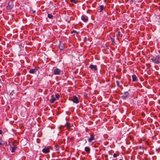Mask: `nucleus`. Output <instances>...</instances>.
<instances>
[{"label":"nucleus","instance_id":"obj_29","mask_svg":"<svg viewBox=\"0 0 160 160\" xmlns=\"http://www.w3.org/2000/svg\"><path fill=\"white\" fill-rule=\"evenodd\" d=\"M120 33V32H118V33Z\"/></svg>","mask_w":160,"mask_h":160},{"label":"nucleus","instance_id":"obj_23","mask_svg":"<svg viewBox=\"0 0 160 160\" xmlns=\"http://www.w3.org/2000/svg\"><path fill=\"white\" fill-rule=\"evenodd\" d=\"M3 144V143L2 142V139L0 138V145H2Z\"/></svg>","mask_w":160,"mask_h":160},{"label":"nucleus","instance_id":"obj_16","mask_svg":"<svg viewBox=\"0 0 160 160\" xmlns=\"http://www.w3.org/2000/svg\"><path fill=\"white\" fill-rule=\"evenodd\" d=\"M17 147L16 146H14L13 147H11V152H14L15 151V149H16Z\"/></svg>","mask_w":160,"mask_h":160},{"label":"nucleus","instance_id":"obj_10","mask_svg":"<svg viewBox=\"0 0 160 160\" xmlns=\"http://www.w3.org/2000/svg\"><path fill=\"white\" fill-rule=\"evenodd\" d=\"M89 67L91 69H93L95 71H96L97 70V66L96 65L91 64L89 66Z\"/></svg>","mask_w":160,"mask_h":160},{"label":"nucleus","instance_id":"obj_17","mask_svg":"<svg viewBox=\"0 0 160 160\" xmlns=\"http://www.w3.org/2000/svg\"><path fill=\"white\" fill-rule=\"evenodd\" d=\"M59 48L60 49H61V50H63L64 48L63 45L62 44H61V43L60 44Z\"/></svg>","mask_w":160,"mask_h":160},{"label":"nucleus","instance_id":"obj_5","mask_svg":"<svg viewBox=\"0 0 160 160\" xmlns=\"http://www.w3.org/2000/svg\"><path fill=\"white\" fill-rule=\"evenodd\" d=\"M42 151L43 153H47L50 152V149L48 147H45L42 149Z\"/></svg>","mask_w":160,"mask_h":160},{"label":"nucleus","instance_id":"obj_19","mask_svg":"<svg viewBox=\"0 0 160 160\" xmlns=\"http://www.w3.org/2000/svg\"><path fill=\"white\" fill-rule=\"evenodd\" d=\"M103 156L105 157V160H108V155L107 154H105L103 155Z\"/></svg>","mask_w":160,"mask_h":160},{"label":"nucleus","instance_id":"obj_8","mask_svg":"<svg viewBox=\"0 0 160 160\" xmlns=\"http://www.w3.org/2000/svg\"><path fill=\"white\" fill-rule=\"evenodd\" d=\"M72 101L76 103H78L79 102V100L76 96H74L73 97Z\"/></svg>","mask_w":160,"mask_h":160},{"label":"nucleus","instance_id":"obj_15","mask_svg":"<svg viewBox=\"0 0 160 160\" xmlns=\"http://www.w3.org/2000/svg\"><path fill=\"white\" fill-rule=\"evenodd\" d=\"M65 126H66L67 129L68 130L71 127L70 123L68 122H67L66 123Z\"/></svg>","mask_w":160,"mask_h":160},{"label":"nucleus","instance_id":"obj_25","mask_svg":"<svg viewBox=\"0 0 160 160\" xmlns=\"http://www.w3.org/2000/svg\"><path fill=\"white\" fill-rule=\"evenodd\" d=\"M2 133V131L1 130H0V134H1Z\"/></svg>","mask_w":160,"mask_h":160},{"label":"nucleus","instance_id":"obj_21","mask_svg":"<svg viewBox=\"0 0 160 160\" xmlns=\"http://www.w3.org/2000/svg\"><path fill=\"white\" fill-rule=\"evenodd\" d=\"M71 2H73L74 3H76L77 2V1L76 0H70Z\"/></svg>","mask_w":160,"mask_h":160},{"label":"nucleus","instance_id":"obj_24","mask_svg":"<svg viewBox=\"0 0 160 160\" xmlns=\"http://www.w3.org/2000/svg\"><path fill=\"white\" fill-rule=\"evenodd\" d=\"M113 157H114L115 158L117 157V154L116 153H114L113 155Z\"/></svg>","mask_w":160,"mask_h":160},{"label":"nucleus","instance_id":"obj_20","mask_svg":"<svg viewBox=\"0 0 160 160\" xmlns=\"http://www.w3.org/2000/svg\"><path fill=\"white\" fill-rule=\"evenodd\" d=\"M73 33H76L77 34H78L79 33V32H77L76 31L73 30L72 31L71 33L72 34Z\"/></svg>","mask_w":160,"mask_h":160},{"label":"nucleus","instance_id":"obj_26","mask_svg":"<svg viewBox=\"0 0 160 160\" xmlns=\"http://www.w3.org/2000/svg\"><path fill=\"white\" fill-rule=\"evenodd\" d=\"M119 160H122V159H120Z\"/></svg>","mask_w":160,"mask_h":160},{"label":"nucleus","instance_id":"obj_14","mask_svg":"<svg viewBox=\"0 0 160 160\" xmlns=\"http://www.w3.org/2000/svg\"><path fill=\"white\" fill-rule=\"evenodd\" d=\"M100 8L98 9V12H102L104 9V8L103 5H100L99 7Z\"/></svg>","mask_w":160,"mask_h":160},{"label":"nucleus","instance_id":"obj_13","mask_svg":"<svg viewBox=\"0 0 160 160\" xmlns=\"http://www.w3.org/2000/svg\"><path fill=\"white\" fill-rule=\"evenodd\" d=\"M85 150L86 152L87 153L89 154L90 152V149L88 147H86L85 148Z\"/></svg>","mask_w":160,"mask_h":160},{"label":"nucleus","instance_id":"obj_6","mask_svg":"<svg viewBox=\"0 0 160 160\" xmlns=\"http://www.w3.org/2000/svg\"><path fill=\"white\" fill-rule=\"evenodd\" d=\"M39 68V67H37L34 69H30L29 71V72L31 73H37L38 69Z\"/></svg>","mask_w":160,"mask_h":160},{"label":"nucleus","instance_id":"obj_18","mask_svg":"<svg viewBox=\"0 0 160 160\" xmlns=\"http://www.w3.org/2000/svg\"><path fill=\"white\" fill-rule=\"evenodd\" d=\"M48 17L50 19H52L53 18V16L50 14H48Z\"/></svg>","mask_w":160,"mask_h":160},{"label":"nucleus","instance_id":"obj_9","mask_svg":"<svg viewBox=\"0 0 160 160\" xmlns=\"http://www.w3.org/2000/svg\"><path fill=\"white\" fill-rule=\"evenodd\" d=\"M95 139L94 136L93 134L90 135V138H88V141L89 142H90L92 141L93 140Z\"/></svg>","mask_w":160,"mask_h":160},{"label":"nucleus","instance_id":"obj_4","mask_svg":"<svg viewBox=\"0 0 160 160\" xmlns=\"http://www.w3.org/2000/svg\"><path fill=\"white\" fill-rule=\"evenodd\" d=\"M81 19L85 22H87L88 21V18L85 15H82L81 16Z\"/></svg>","mask_w":160,"mask_h":160},{"label":"nucleus","instance_id":"obj_2","mask_svg":"<svg viewBox=\"0 0 160 160\" xmlns=\"http://www.w3.org/2000/svg\"><path fill=\"white\" fill-rule=\"evenodd\" d=\"M59 97L60 96L59 94H57L56 95H52L51 96L50 102L52 103H53L56 100V99H58Z\"/></svg>","mask_w":160,"mask_h":160},{"label":"nucleus","instance_id":"obj_1","mask_svg":"<svg viewBox=\"0 0 160 160\" xmlns=\"http://www.w3.org/2000/svg\"><path fill=\"white\" fill-rule=\"evenodd\" d=\"M152 62L155 64H158L160 63V55L157 56L155 57L151 58Z\"/></svg>","mask_w":160,"mask_h":160},{"label":"nucleus","instance_id":"obj_12","mask_svg":"<svg viewBox=\"0 0 160 160\" xmlns=\"http://www.w3.org/2000/svg\"><path fill=\"white\" fill-rule=\"evenodd\" d=\"M132 80L133 82L137 81L138 80V79L137 76L135 75H132Z\"/></svg>","mask_w":160,"mask_h":160},{"label":"nucleus","instance_id":"obj_22","mask_svg":"<svg viewBox=\"0 0 160 160\" xmlns=\"http://www.w3.org/2000/svg\"><path fill=\"white\" fill-rule=\"evenodd\" d=\"M116 82L117 85V86L120 87V86H119V81H116Z\"/></svg>","mask_w":160,"mask_h":160},{"label":"nucleus","instance_id":"obj_28","mask_svg":"<svg viewBox=\"0 0 160 160\" xmlns=\"http://www.w3.org/2000/svg\"><path fill=\"white\" fill-rule=\"evenodd\" d=\"M120 33V32H118V33Z\"/></svg>","mask_w":160,"mask_h":160},{"label":"nucleus","instance_id":"obj_7","mask_svg":"<svg viewBox=\"0 0 160 160\" xmlns=\"http://www.w3.org/2000/svg\"><path fill=\"white\" fill-rule=\"evenodd\" d=\"M61 72L60 69L58 68H56L54 70V75H59Z\"/></svg>","mask_w":160,"mask_h":160},{"label":"nucleus","instance_id":"obj_27","mask_svg":"<svg viewBox=\"0 0 160 160\" xmlns=\"http://www.w3.org/2000/svg\"><path fill=\"white\" fill-rule=\"evenodd\" d=\"M86 142H87V141H85V143H86Z\"/></svg>","mask_w":160,"mask_h":160},{"label":"nucleus","instance_id":"obj_3","mask_svg":"<svg viewBox=\"0 0 160 160\" xmlns=\"http://www.w3.org/2000/svg\"><path fill=\"white\" fill-rule=\"evenodd\" d=\"M14 7V5L12 1L9 2L7 7V8L8 9H12Z\"/></svg>","mask_w":160,"mask_h":160},{"label":"nucleus","instance_id":"obj_11","mask_svg":"<svg viewBox=\"0 0 160 160\" xmlns=\"http://www.w3.org/2000/svg\"><path fill=\"white\" fill-rule=\"evenodd\" d=\"M129 95V94L128 92H124V95L122 96V98L123 99H125L128 98Z\"/></svg>","mask_w":160,"mask_h":160}]
</instances>
